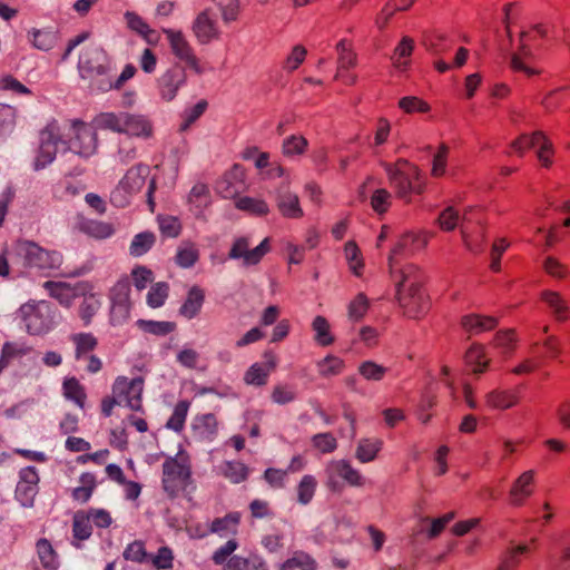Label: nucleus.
I'll return each mask as SVG.
<instances>
[{
  "label": "nucleus",
  "mask_w": 570,
  "mask_h": 570,
  "mask_svg": "<svg viewBox=\"0 0 570 570\" xmlns=\"http://www.w3.org/2000/svg\"><path fill=\"white\" fill-rule=\"evenodd\" d=\"M392 273L396 279L397 301L404 315L412 320L425 316L430 309V301L422 289L423 272L409 264Z\"/></svg>",
  "instance_id": "1"
},
{
  "label": "nucleus",
  "mask_w": 570,
  "mask_h": 570,
  "mask_svg": "<svg viewBox=\"0 0 570 570\" xmlns=\"http://www.w3.org/2000/svg\"><path fill=\"white\" fill-rule=\"evenodd\" d=\"M157 188L156 178L150 175V167L145 164L131 166L110 193V203L125 208L131 200L146 189L147 204L150 212L155 210L154 193Z\"/></svg>",
  "instance_id": "2"
},
{
  "label": "nucleus",
  "mask_w": 570,
  "mask_h": 570,
  "mask_svg": "<svg viewBox=\"0 0 570 570\" xmlns=\"http://www.w3.org/2000/svg\"><path fill=\"white\" fill-rule=\"evenodd\" d=\"M384 169L396 196L406 203L411 200L412 194L420 195L424 191L425 179L420 168L409 160L397 159L393 164H385Z\"/></svg>",
  "instance_id": "3"
},
{
  "label": "nucleus",
  "mask_w": 570,
  "mask_h": 570,
  "mask_svg": "<svg viewBox=\"0 0 570 570\" xmlns=\"http://www.w3.org/2000/svg\"><path fill=\"white\" fill-rule=\"evenodd\" d=\"M96 127L108 129L129 137L148 139L154 134L151 120L139 114L130 112H101L94 118Z\"/></svg>",
  "instance_id": "4"
},
{
  "label": "nucleus",
  "mask_w": 570,
  "mask_h": 570,
  "mask_svg": "<svg viewBox=\"0 0 570 570\" xmlns=\"http://www.w3.org/2000/svg\"><path fill=\"white\" fill-rule=\"evenodd\" d=\"M161 482L170 498L178 497L187 489L191 483L190 458L187 452L180 450L176 456L165 460Z\"/></svg>",
  "instance_id": "5"
},
{
  "label": "nucleus",
  "mask_w": 570,
  "mask_h": 570,
  "mask_svg": "<svg viewBox=\"0 0 570 570\" xmlns=\"http://www.w3.org/2000/svg\"><path fill=\"white\" fill-rule=\"evenodd\" d=\"M14 248L29 268L49 274L62 266L63 256L59 250L45 248L32 240H18Z\"/></svg>",
  "instance_id": "6"
},
{
  "label": "nucleus",
  "mask_w": 570,
  "mask_h": 570,
  "mask_svg": "<svg viewBox=\"0 0 570 570\" xmlns=\"http://www.w3.org/2000/svg\"><path fill=\"white\" fill-rule=\"evenodd\" d=\"M98 127L95 122L88 124L80 119L69 120L68 147L69 149L83 158H89L96 154L99 145Z\"/></svg>",
  "instance_id": "7"
},
{
  "label": "nucleus",
  "mask_w": 570,
  "mask_h": 570,
  "mask_svg": "<svg viewBox=\"0 0 570 570\" xmlns=\"http://www.w3.org/2000/svg\"><path fill=\"white\" fill-rule=\"evenodd\" d=\"M326 485L331 491L340 492L343 490L342 481L351 487H363L365 479L358 470H356L346 460H333L325 468Z\"/></svg>",
  "instance_id": "8"
},
{
  "label": "nucleus",
  "mask_w": 570,
  "mask_h": 570,
  "mask_svg": "<svg viewBox=\"0 0 570 570\" xmlns=\"http://www.w3.org/2000/svg\"><path fill=\"white\" fill-rule=\"evenodd\" d=\"M164 33L169 43L173 55L184 63L185 68H189L194 72L200 75L205 71V67L200 59L196 56L193 46L180 30L164 29Z\"/></svg>",
  "instance_id": "9"
},
{
  "label": "nucleus",
  "mask_w": 570,
  "mask_h": 570,
  "mask_svg": "<svg viewBox=\"0 0 570 570\" xmlns=\"http://www.w3.org/2000/svg\"><path fill=\"white\" fill-rule=\"evenodd\" d=\"M61 129L58 121L52 120L39 136V148L35 159V168L41 169L51 164L58 151V144L61 141Z\"/></svg>",
  "instance_id": "10"
},
{
  "label": "nucleus",
  "mask_w": 570,
  "mask_h": 570,
  "mask_svg": "<svg viewBox=\"0 0 570 570\" xmlns=\"http://www.w3.org/2000/svg\"><path fill=\"white\" fill-rule=\"evenodd\" d=\"M111 302L110 320L114 325L122 324L129 318L132 302L130 299V282L122 277L109 291Z\"/></svg>",
  "instance_id": "11"
},
{
  "label": "nucleus",
  "mask_w": 570,
  "mask_h": 570,
  "mask_svg": "<svg viewBox=\"0 0 570 570\" xmlns=\"http://www.w3.org/2000/svg\"><path fill=\"white\" fill-rule=\"evenodd\" d=\"M19 313L32 335L46 333L51 326L50 306L45 301L26 303Z\"/></svg>",
  "instance_id": "12"
},
{
  "label": "nucleus",
  "mask_w": 570,
  "mask_h": 570,
  "mask_svg": "<svg viewBox=\"0 0 570 570\" xmlns=\"http://www.w3.org/2000/svg\"><path fill=\"white\" fill-rule=\"evenodd\" d=\"M144 391V380L141 377L128 379L118 376L112 384V393L119 399H125L126 404L134 411L142 409L141 394Z\"/></svg>",
  "instance_id": "13"
},
{
  "label": "nucleus",
  "mask_w": 570,
  "mask_h": 570,
  "mask_svg": "<svg viewBox=\"0 0 570 570\" xmlns=\"http://www.w3.org/2000/svg\"><path fill=\"white\" fill-rule=\"evenodd\" d=\"M186 80V68L178 62L173 63L157 80L160 97L171 101Z\"/></svg>",
  "instance_id": "14"
},
{
  "label": "nucleus",
  "mask_w": 570,
  "mask_h": 570,
  "mask_svg": "<svg viewBox=\"0 0 570 570\" xmlns=\"http://www.w3.org/2000/svg\"><path fill=\"white\" fill-rule=\"evenodd\" d=\"M271 250L269 238H265L255 248H249V242L245 237L237 238L229 252L230 258H242L243 264L250 266L256 265Z\"/></svg>",
  "instance_id": "15"
},
{
  "label": "nucleus",
  "mask_w": 570,
  "mask_h": 570,
  "mask_svg": "<svg viewBox=\"0 0 570 570\" xmlns=\"http://www.w3.org/2000/svg\"><path fill=\"white\" fill-rule=\"evenodd\" d=\"M432 233L429 232H409L403 234L395 247L392 249L390 255V267L392 272L394 271V259L399 254H413L426 247L430 239L432 238Z\"/></svg>",
  "instance_id": "16"
},
{
  "label": "nucleus",
  "mask_w": 570,
  "mask_h": 570,
  "mask_svg": "<svg viewBox=\"0 0 570 570\" xmlns=\"http://www.w3.org/2000/svg\"><path fill=\"white\" fill-rule=\"evenodd\" d=\"M79 69L83 78L105 76L109 70V58L100 47L88 50L80 59Z\"/></svg>",
  "instance_id": "17"
},
{
  "label": "nucleus",
  "mask_w": 570,
  "mask_h": 570,
  "mask_svg": "<svg viewBox=\"0 0 570 570\" xmlns=\"http://www.w3.org/2000/svg\"><path fill=\"white\" fill-rule=\"evenodd\" d=\"M191 30L198 42L203 45L209 43L220 36L218 22L214 13L208 9L200 11L196 16Z\"/></svg>",
  "instance_id": "18"
},
{
  "label": "nucleus",
  "mask_w": 570,
  "mask_h": 570,
  "mask_svg": "<svg viewBox=\"0 0 570 570\" xmlns=\"http://www.w3.org/2000/svg\"><path fill=\"white\" fill-rule=\"evenodd\" d=\"M39 475L33 466L20 471V480L16 488V498L23 507H32L38 493Z\"/></svg>",
  "instance_id": "19"
},
{
  "label": "nucleus",
  "mask_w": 570,
  "mask_h": 570,
  "mask_svg": "<svg viewBox=\"0 0 570 570\" xmlns=\"http://www.w3.org/2000/svg\"><path fill=\"white\" fill-rule=\"evenodd\" d=\"M532 33L539 35L540 30L534 29L532 32H522L520 36V49L511 58L510 67L513 71L523 72L527 77L540 73V69L531 63V52L528 48V40L532 39Z\"/></svg>",
  "instance_id": "20"
},
{
  "label": "nucleus",
  "mask_w": 570,
  "mask_h": 570,
  "mask_svg": "<svg viewBox=\"0 0 570 570\" xmlns=\"http://www.w3.org/2000/svg\"><path fill=\"white\" fill-rule=\"evenodd\" d=\"M535 472L528 470L520 474L513 482L509 492V503L513 507H521L534 492Z\"/></svg>",
  "instance_id": "21"
},
{
  "label": "nucleus",
  "mask_w": 570,
  "mask_h": 570,
  "mask_svg": "<svg viewBox=\"0 0 570 570\" xmlns=\"http://www.w3.org/2000/svg\"><path fill=\"white\" fill-rule=\"evenodd\" d=\"M245 177L244 168L235 165L217 181L216 189L224 198H233L244 189Z\"/></svg>",
  "instance_id": "22"
},
{
  "label": "nucleus",
  "mask_w": 570,
  "mask_h": 570,
  "mask_svg": "<svg viewBox=\"0 0 570 570\" xmlns=\"http://www.w3.org/2000/svg\"><path fill=\"white\" fill-rule=\"evenodd\" d=\"M264 358V363H255L246 371L244 375L246 384L262 386L267 383L269 374L277 366V356L273 352H265Z\"/></svg>",
  "instance_id": "23"
},
{
  "label": "nucleus",
  "mask_w": 570,
  "mask_h": 570,
  "mask_svg": "<svg viewBox=\"0 0 570 570\" xmlns=\"http://www.w3.org/2000/svg\"><path fill=\"white\" fill-rule=\"evenodd\" d=\"M520 401L512 390L494 389L484 395V404L490 410L505 411L515 406Z\"/></svg>",
  "instance_id": "24"
},
{
  "label": "nucleus",
  "mask_w": 570,
  "mask_h": 570,
  "mask_svg": "<svg viewBox=\"0 0 570 570\" xmlns=\"http://www.w3.org/2000/svg\"><path fill=\"white\" fill-rule=\"evenodd\" d=\"M276 205L279 213L285 218L299 219L304 216L298 196L291 193L287 188L278 191Z\"/></svg>",
  "instance_id": "25"
},
{
  "label": "nucleus",
  "mask_w": 570,
  "mask_h": 570,
  "mask_svg": "<svg viewBox=\"0 0 570 570\" xmlns=\"http://www.w3.org/2000/svg\"><path fill=\"white\" fill-rule=\"evenodd\" d=\"M415 48V41L409 36L402 37L391 57L394 68L399 71H406L411 66V57Z\"/></svg>",
  "instance_id": "26"
},
{
  "label": "nucleus",
  "mask_w": 570,
  "mask_h": 570,
  "mask_svg": "<svg viewBox=\"0 0 570 570\" xmlns=\"http://www.w3.org/2000/svg\"><path fill=\"white\" fill-rule=\"evenodd\" d=\"M242 514L238 511H233L224 517L215 518L208 525V532L219 535L237 534L240 524Z\"/></svg>",
  "instance_id": "27"
},
{
  "label": "nucleus",
  "mask_w": 570,
  "mask_h": 570,
  "mask_svg": "<svg viewBox=\"0 0 570 570\" xmlns=\"http://www.w3.org/2000/svg\"><path fill=\"white\" fill-rule=\"evenodd\" d=\"M36 553L41 567L46 570H58L60 567L59 554L51 542L41 538L36 542Z\"/></svg>",
  "instance_id": "28"
},
{
  "label": "nucleus",
  "mask_w": 570,
  "mask_h": 570,
  "mask_svg": "<svg viewBox=\"0 0 570 570\" xmlns=\"http://www.w3.org/2000/svg\"><path fill=\"white\" fill-rule=\"evenodd\" d=\"M461 325L465 332L478 335L493 330L498 325V321L492 316L470 314L462 317Z\"/></svg>",
  "instance_id": "29"
},
{
  "label": "nucleus",
  "mask_w": 570,
  "mask_h": 570,
  "mask_svg": "<svg viewBox=\"0 0 570 570\" xmlns=\"http://www.w3.org/2000/svg\"><path fill=\"white\" fill-rule=\"evenodd\" d=\"M43 287L51 297L66 307H69L78 295L77 289L65 282L48 281L43 284Z\"/></svg>",
  "instance_id": "30"
},
{
  "label": "nucleus",
  "mask_w": 570,
  "mask_h": 570,
  "mask_svg": "<svg viewBox=\"0 0 570 570\" xmlns=\"http://www.w3.org/2000/svg\"><path fill=\"white\" fill-rule=\"evenodd\" d=\"M69 340L75 346V357L77 361L87 357L98 346V338L92 333H73L69 336Z\"/></svg>",
  "instance_id": "31"
},
{
  "label": "nucleus",
  "mask_w": 570,
  "mask_h": 570,
  "mask_svg": "<svg viewBox=\"0 0 570 570\" xmlns=\"http://www.w3.org/2000/svg\"><path fill=\"white\" fill-rule=\"evenodd\" d=\"M225 570H268V566L259 554L252 552L247 557H232Z\"/></svg>",
  "instance_id": "32"
},
{
  "label": "nucleus",
  "mask_w": 570,
  "mask_h": 570,
  "mask_svg": "<svg viewBox=\"0 0 570 570\" xmlns=\"http://www.w3.org/2000/svg\"><path fill=\"white\" fill-rule=\"evenodd\" d=\"M205 301V292L199 286H193L179 308V313L190 320L198 315Z\"/></svg>",
  "instance_id": "33"
},
{
  "label": "nucleus",
  "mask_w": 570,
  "mask_h": 570,
  "mask_svg": "<svg viewBox=\"0 0 570 570\" xmlns=\"http://www.w3.org/2000/svg\"><path fill=\"white\" fill-rule=\"evenodd\" d=\"M383 441L379 438H363L358 441L355 458L362 463H368L376 459L382 450Z\"/></svg>",
  "instance_id": "34"
},
{
  "label": "nucleus",
  "mask_w": 570,
  "mask_h": 570,
  "mask_svg": "<svg viewBox=\"0 0 570 570\" xmlns=\"http://www.w3.org/2000/svg\"><path fill=\"white\" fill-rule=\"evenodd\" d=\"M31 348L23 343L7 342L2 346L0 356V374L4 368L9 366L13 361L20 360L29 354Z\"/></svg>",
  "instance_id": "35"
},
{
  "label": "nucleus",
  "mask_w": 570,
  "mask_h": 570,
  "mask_svg": "<svg viewBox=\"0 0 570 570\" xmlns=\"http://www.w3.org/2000/svg\"><path fill=\"white\" fill-rule=\"evenodd\" d=\"M96 488V475L91 472H85L79 478V485L72 489L71 497L77 502L86 503L90 500Z\"/></svg>",
  "instance_id": "36"
},
{
  "label": "nucleus",
  "mask_w": 570,
  "mask_h": 570,
  "mask_svg": "<svg viewBox=\"0 0 570 570\" xmlns=\"http://www.w3.org/2000/svg\"><path fill=\"white\" fill-rule=\"evenodd\" d=\"M465 363L474 374L484 373L490 364L484 346L473 344L465 353Z\"/></svg>",
  "instance_id": "37"
},
{
  "label": "nucleus",
  "mask_w": 570,
  "mask_h": 570,
  "mask_svg": "<svg viewBox=\"0 0 570 570\" xmlns=\"http://www.w3.org/2000/svg\"><path fill=\"white\" fill-rule=\"evenodd\" d=\"M62 393L67 400L72 401L81 409L85 407L87 400L86 389L75 376L65 379L62 383Z\"/></svg>",
  "instance_id": "38"
},
{
  "label": "nucleus",
  "mask_w": 570,
  "mask_h": 570,
  "mask_svg": "<svg viewBox=\"0 0 570 570\" xmlns=\"http://www.w3.org/2000/svg\"><path fill=\"white\" fill-rule=\"evenodd\" d=\"M541 299L552 311L557 321H566L568 318V304L560 293L553 291H543Z\"/></svg>",
  "instance_id": "39"
},
{
  "label": "nucleus",
  "mask_w": 570,
  "mask_h": 570,
  "mask_svg": "<svg viewBox=\"0 0 570 570\" xmlns=\"http://www.w3.org/2000/svg\"><path fill=\"white\" fill-rule=\"evenodd\" d=\"M316 570V560L307 552L297 550L282 564L281 570Z\"/></svg>",
  "instance_id": "40"
},
{
  "label": "nucleus",
  "mask_w": 570,
  "mask_h": 570,
  "mask_svg": "<svg viewBox=\"0 0 570 570\" xmlns=\"http://www.w3.org/2000/svg\"><path fill=\"white\" fill-rule=\"evenodd\" d=\"M312 328L315 333L314 340L321 346H330L335 342L331 324L324 316H316L312 322Z\"/></svg>",
  "instance_id": "41"
},
{
  "label": "nucleus",
  "mask_w": 570,
  "mask_h": 570,
  "mask_svg": "<svg viewBox=\"0 0 570 570\" xmlns=\"http://www.w3.org/2000/svg\"><path fill=\"white\" fill-rule=\"evenodd\" d=\"M92 533L90 517L87 511L79 510L72 518V535L77 541H85L90 538Z\"/></svg>",
  "instance_id": "42"
},
{
  "label": "nucleus",
  "mask_w": 570,
  "mask_h": 570,
  "mask_svg": "<svg viewBox=\"0 0 570 570\" xmlns=\"http://www.w3.org/2000/svg\"><path fill=\"white\" fill-rule=\"evenodd\" d=\"M220 474L234 483H240L247 480L249 469L238 461H226L219 465Z\"/></svg>",
  "instance_id": "43"
},
{
  "label": "nucleus",
  "mask_w": 570,
  "mask_h": 570,
  "mask_svg": "<svg viewBox=\"0 0 570 570\" xmlns=\"http://www.w3.org/2000/svg\"><path fill=\"white\" fill-rule=\"evenodd\" d=\"M424 43L426 49L435 55L445 53L453 47V40L441 31H433L426 36Z\"/></svg>",
  "instance_id": "44"
},
{
  "label": "nucleus",
  "mask_w": 570,
  "mask_h": 570,
  "mask_svg": "<svg viewBox=\"0 0 570 570\" xmlns=\"http://www.w3.org/2000/svg\"><path fill=\"white\" fill-rule=\"evenodd\" d=\"M194 430L204 439L212 440L218 431L217 417L212 414H202L195 419Z\"/></svg>",
  "instance_id": "45"
},
{
  "label": "nucleus",
  "mask_w": 570,
  "mask_h": 570,
  "mask_svg": "<svg viewBox=\"0 0 570 570\" xmlns=\"http://www.w3.org/2000/svg\"><path fill=\"white\" fill-rule=\"evenodd\" d=\"M220 12L224 23L228 24L238 20L242 6L240 0H212Z\"/></svg>",
  "instance_id": "46"
},
{
  "label": "nucleus",
  "mask_w": 570,
  "mask_h": 570,
  "mask_svg": "<svg viewBox=\"0 0 570 570\" xmlns=\"http://www.w3.org/2000/svg\"><path fill=\"white\" fill-rule=\"evenodd\" d=\"M345 368V362L336 355H327L317 363V370L322 377L340 375Z\"/></svg>",
  "instance_id": "47"
},
{
  "label": "nucleus",
  "mask_w": 570,
  "mask_h": 570,
  "mask_svg": "<svg viewBox=\"0 0 570 570\" xmlns=\"http://www.w3.org/2000/svg\"><path fill=\"white\" fill-rule=\"evenodd\" d=\"M397 107L406 115L428 114L431 110L430 104L416 96L402 97Z\"/></svg>",
  "instance_id": "48"
},
{
  "label": "nucleus",
  "mask_w": 570,
  "mask_h": 570,
  "mask_svg": "<svg viewBox=\"0 0 570 570\" xmlns=\"http://www.w3.org/2000/svg\"><path fill=\"white\" fill-rule=\"evenodd\" d=\"M235 206L243 212L256 216H266L269 213L267 203L261 198L242 197L236 200Z\"/></svg>",
  "instance_id": "49"
},
{
  "label": "nucleus",
  "mask_w": 570,
  "mask_h": 570,
  "mask_svg": "<svg viewBox=\"0 0 570 570\" xmlns=\"http://www.w3.org/2000/svg\"><path fill=\"white\" fill-rule=\"evenodd\" d=\"M518 338L513 330L499 331L493 338V346L503 355H511L517 347Z\"/></svg>",
  "instance_id": "50"
},
{
  "label": "nucleus",
  "mask_w": 570,
  "mask_h": 570,
  "mask_svg": "<svg viewBox=\"0 0 570 570\" xmlns=\"http://www.w3.org/2000/svg\"><path fill=\"white\" fill-rule=\"evenodd\" d=\"M390 368L374 361H364L358 365V374L366 381H382Z\"/></svg>",
  "instance_id": "51"
},
{
  "label": "nucleus",
  "mask_w": 570,
  "mask_h": 570,
  "mask_svg": "<svg viewBox=\"0 0 570 570\" xmlns=\"http://www.w3.org/2000/svg\"><path fill=\"white\" fill-rule=\"evenodd\" d=\"M156 236L151 232H142L137 234L130 244V254L132 256H141L146 254L155 244Z\"/></svg>",
  "instance_id": "52"
},
{
  "label": "nucleus",
  "mask_w": 570,
  "mask_h": 570,
  "mask_svg": "<svg viewBox=\"0 0 570 570\" xmlns=\"http://www.w3.org/2000/svg\"><path fill=\"white\" fill-rule=\"evenodd\" d=\"M174 551L167 547H160L155 554H149V562L155 570H169L174 566Z\"/></svg>",
  "instance_id": "53"
},
{
  "label": "nucleus",
  "mask_w": 570,
  "mask_h": 570,
  "mask_svg": "<svg viewBox=\"0 0 570 570\" xmlns=\"http://www.w3.org/2000/svg\"><path fill=\"white\" fill-rule=\"evenodd\" d=\"M238 541L236 539L227 540L222 547H219L212 556V560L216 566H220L222 570L226 569V564L234 557V552L238 549Z\"/></svg>",
  "instance_id": "54"
},
{
  "label": "nucleus",
  "mask_w": 570,
  "mask_h": 570,
  "mask_svg": "<svg viewBox=\"0 0 570 570\" xmlns=\"http://www.w3.org/2000/svg\"><path fill=\"white\" fill-rule=\"evenodd\" d=\"M125 560L135 563H146L149 560V553L146 550L145 542L141 540H135L129 543L122 553Z\"/></svg>",
  "instance_id": "55"
},
{
  "label": "nucleus",
  "mask_w": 570,
  "mask_h": 570,
  "mask_svg": "<svg viewBox=\"0 0 570 570\" xmlns=\"http://www.w3.org/2000/svg\"><path fill=\"white\" fill-rule=\"evenodd\" d=\"M308 146L307 139L302 135H292L283 141V154L288 157L303 155Z\"/></svg>",
  "instance_id": "56"
},
{
  "label": "nucleus",
  "mask_w": 570,
  "mask_h": 570,
  "mask_svg": "<svg viewBox=\"0 0 570 570\" xmlns=\"http://www.w3.org/2000/svg\"><path fill=\"white\" fill-rule=\"evenodd\" d=\"M530 552V546L520 544L508 550L498 570H515L521 557Z\"/></svg>",
  "instance_id": "57"
},
{
  "label": "nucleus",
  "mask_w": 570,
  "mask_h": 570,
  "mask_svg": "<svg viewBox=\"0 0 570 570\" xmlns=\"http://www.w3.org/2000/svg\"><path fill=\"white\" fill-rule=\"evenodd\" d=\"M189 402L181 400L175 405L174 412L167 421V428L176 432H180L184 429L186 416L189 410Z\"/></svg>",
  "instance_id": "58"
},
{
  "label": "nucleus",
  "mask_w": 570,
  "mask_h": 570,
  "mask_svg": "<svg viewBox=\"0 0 570 570\" xmlns=\"http://www.w3.org/2000/svg\"><path fill=\"white\" fill-rule=\"evenodd\" d=\"M199 257V252L195 244L190 242H184L178 248L176 255V262L181 267L193 266Z\"/></svg>",
  "instance_id": "59"
},
{
  "label": "nucleus",
  "mask_w": 570,
  "mask_h": 570,
  "mask_svg": "<svg viewBox=\"0 0 570 570\" xmlns=\"http://www.w3.org/2000/svg\"><path fill=\"white\" fill-rule=\"evenodd\" d=\"M337 50V62H338V69H348L355 66L356 63V56L352 49V43L347 40H341L336 45Z\"/></svg>",
  "instance_id": "60"
},
{
  "label": "nucleus",
  "mask_w": 570,
  "mask_h": 570,
  "mask_svg": "<svg viewBox=\"0 0 570 570\" xmlns=\"http://www.w3.org/2000/svg\"><path fill=\"white\" fill-rule=\"evenodd\" d=\"M368 307V298L365 294L360 293L350 302L347 306L348 317L354 322H358L366 315Z\"/></svg>",
  "instance_id": "61"
},
{
  "label": "nucleus",
  "mask_w": 570,
  "mask_h": 570,
  "mask_svg": "<svg viewBox=\"0 0 570 570\" xmlns=\"http://www.w3.org/2000/svg\"><path fill=\"white\" fill-rule=\"evenodd\" d=\"M188 200L198 210L206 208L210 203V195L207 185L202 183L196 184L189 193Z\"/></svg>",
  "instance_id": "62"
},
{
  "label": "nucleus",
  "mask_w": 570,
  "mask_h": 570,
  "mask_svg": "<svg viewBox=\"0 0 570 570\" xmlns=\"http://www.w3.org/2000/svg\"><path fill=\"white\" fill-rule=\"evenodd\" d=\"M311 443L322 454L333 453L337 449V440L332 433L315 434Z\"/></svg>",
  "instance_id": "63"
},
{
  "label": "nucleus",
  "mask_w": 570,
  "mask_h": 570,
  "mask_svg": "<svg viewBox=\"0 0 570 570\" xmlns=\"http://www.w3.org/2000/svg\"><path fill=\"white\" fill-rule=\"evenodd\" d=\"M169 286L165 282L156 283L151 286L147 295V303L153 308L163 306L168 297Z\"/></svg>",
  "instance_id": "64"
}]
</instances>
